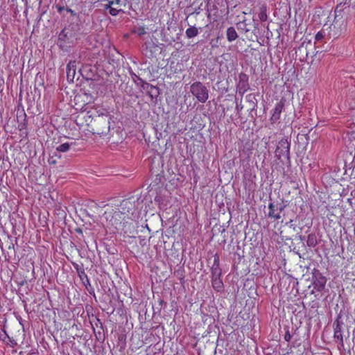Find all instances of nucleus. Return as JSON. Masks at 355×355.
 <instances>
[{
	"instance_id": "f257e3e1",
	"label": "nucleus",
	"mask_w": 355,
	"mask_h": 355,
	"mask_svg": "<svg viewBox=\"0 0 355 355\" xmlns=\"http://www.w3.org/2000/svg\"><path fill=\"white\" fill-rule=\"evenodd\" d=\"M103 217L105 220L103 225L111 234L130 238L137 232L139 214L132 198L124 199L115 206L107 205Z\"/></svg>"
},
{
	"instance_id": "f03ea898",
	"label": "nucleus",
	"mask_w": 355,
	"mask_h": 355,
	"mask_svg": "<svg viewBox=\"0 0 355 355\" xmlns=\"http://www.w3.org/2000/svg\"><path fill=\"white\" fill-rule=\"evenodd\" d=\"M110 116L108 114L94 116L88 132L100 136L107 135L110 130Z\"/></svg>"
},
{
	"instance_id": "7ed1b4c3",
	"label": "nucleus",
	"mask_w": 355,
	"mask_h": 355,
	"mask_svg": "<svg viewBox=\"0 0 355 355\" xmlns=\"http://www.w3.org/2000/svg\"><path fill=\"white\" fill-rule=\"evenodd\" d=\"M190 92L200 103H205L209 98L207 88L199 81L191 85Z\"/></svg>"
},
{
	"instance_id": "20e7f679",
	"label": "nucleus",
	"mask_w": 355,
	"mask_h": 355,
	"mask_svg": "<svg viewBox=\"0 0 355 355\" xmlns=\"http://www.w3.org/2000/svg\"><path fill=\"white\" fill-rule=\"evenodd\" d=\"M94 118V115L92 111L82 110L76 116L75 122L80 128H83L84 130L88 132Z\"/></svg>"
},
{
	"instance_id": "39448f33",
	"label": "nucleus",
	"mask_w": 355,
	"mask_h": 355,
	"mask_svg": "<svg viewBox=\"0 0 355 355\" xmlns=\"http://www.w3.org/2000/svg\"><path fill=\"white\" fill-rule=\"evenodd\" d=\"M128 3V0H110L104 6V8L109 10V13L112 16H116L120 12H125Z\"/></svg>"
},
{
	"instance_id": "423d86ee",
	"label": "nucleus",
	"mask_w": 355,
	"mask_h": 355,
	"mask_svg": "<svg viewBox=\"0 0 355 355\" xmlns=\"http://www.w3.org/2000/svg\"><path fill=\"white\" fill-rule=\"evenodd\" d=\"M275 153L278 159H281L282 157L289 158L290 143L287 138H282L279 141Z\"/></svg>"
},
{
	"instance_id": "0eeeda50",
	"label": "nucleus",
	"mask_w": 355,
	"mask_h": 355,
	"mask_svg": "<svg viewBox=\"0 0 355 355\" xmlns=\"http://www.w3.org/2000/svg\"><path fill=\"white\" fill-rule=\"evenodd\" d=\"M334 327V338L338 343L341 347H344L343 336L342 332L341 322L337 319L333 324Z\"/></svg>"
},
{
	"instance_id": "6e6552de",
	"label": "nucleus",
	"mask_w": 355,
	"mask_h": 355,
	"mask_svg": "<svg viewBox=\"0 0 355 355\" xmlns=\"http://www.w3.org/2000/svg\"><path fill=\"white\" fill-rule=\"evenodd\" d=\"M285 101V99L282 98L279 102L275 105L272 110V113L270 119L272 123L277 122L280 119L281 114L284 108Z\"/></svg>"
},
{
	"instance_id": "1a4fd4ad",
	"label": "nucleus",
	"mask_w": 355,
	"mask_h": 355,
	"mask_svg": "<svg viewBox=\"0 0 355 355\" xmlns=\"http://www.w3.org/2000/svg\"><path fill=\"white\" fill-rule=\"evenodd\" d=\"M250 89L248 83V77L245 73H241L239 75V80L237 84V91L243 96Z\"/></svg>"
},
{
	"instance_id": "9d476101",
	"label": "nucleus",
	"mask_w": 355,
	"mask_h": 355,
	"mask_svg": "<svg viewBox=\"0 0 355 355\" xmlns=\"http://www.w3.org/2000/svg\"><path fill=\"white\" fill-rule=\"evenodd\" d=\"M211 277H218L222 275V270L220 268V257L218 254L214 255V263L211 267Z\"/></svg>"
},
{
	"instance_id": "9b49d317",
	"label": "nucleus",
	"mask_w": 355,
	"mask_h": 355,
	"mask_svg": "<svg viewBox=\"0 0 355 355\" xmlns=\"http://www.w3.org/2000/svg\"><path fill=\"white\" fill-rule=\"evenodd\" d=\"M268 209H269V212H268V216L269 218H273L275 220H279L281 218L280 213L282 212V211L283 209L282 207H279V209H278V207L276 205H275L274 203L270 202L268 205Z\"/></svg>"
},
{
	"instance_id": "f8f14e48",
	"label": "nucleus",
	"mask_w": 355,
	"mask_h": 355,
	"mask_svg": "<svg viewBox=\"0 0 355 355\" xmlns=\"http://www.w3.org/2000/svg\"><path fill=\"white\" fill-rule=\"evenodd\" d=\"M211 286L216 292H220L223 289V282L220 276L211 277Z\"/></svg>"
},
{
	"instance_id": "ddd939ff",
	"label": "nucleus",
	"mask_w": 355,
	"mask_h": 355,
	"mask_svg": "<svg viewBox=\"0 0 355 355\" xmlns=\"http://www.w3.org/2000/svg\"><path fill=\"white\" fill-rule=\"evenodd\" d=\"M76 62L70 61L67 65V77L68 80H73L76 71Z\"/></svg>"
},
{
	"instance_id": "4468645a",
	"label": "nucleus",
	"mask_w": 355,
	"mask_h": 355,
	"mask_svg": "<svg viewBox=\"0 0 355 355\" xmlns=\"http://www.w3.org/2000/svg\"><path fill=\"white\" fill-rule=\"evenodd\" d=\"M226 36L228 42H232L237 39L238 34L233 26L227 28L226 31Z\"/></svg>"
},
{
	"instance_id": "2eb2a0df",
	"label": "nucleus",
	"mask_w": 355,
	"mask_h": 355,
	"mask_svg": "<svg viewBox=\"0 0 355 355\" xmlns=\"http://www.w3.org/2000/svg\"><path fill=\"white\" fill-rule=\"evenodd\" d=\"M267 10L266 4H263L259 8V18L261 22H264L268 19Z\"/></svg>"
},
{
	"instance_id": "dca6fc26",
	"label": "nucleus",
	"mask_w": 355,
	"mask_h": 355,
	"mask_svg": "<svg viewBox=\"0 0 355 355\" xmlns=\"http://www.w3.org/2000/svg\"><path fill=\"white\" fill-rule=\"evenodd\" d=\"M198 33V29L196 26H190L185 31L186 37L189 39L196 37Z\"/></svg>"
},
{
	"instance_id": "f3484780",
	"label": "nucleus",
	"mask_w": 355,
	"mask_h": 355,
	"mask_svg": "<svg viewBox=\"0 0 355 355\" xmlns=\"http://www.w3.org/2000/svg\"><path fill=\"white\" fill-rule=\"evenodd\" d=\"M306 244L310 248H314L318 245V239L315 234H309L307 236Z\"/></svg>"
},
{
	"instance_id": "a211bd4d",
	"label": "nucleus",
	"mask_w": 355,
	"mask_h": 355,
	"mask_svg": "<svg viewBox=\"0 0 355 355\" xmlns=\"http://www.w3.org/2000/svg\"><path fill=\"white\" fill-rule=\"evenodd\" d=\"M327 279L324 277H321L320 279L315 282V288H317L318 291H321L324 288Z\"/></svg>"
},
{
	"instance_id": "6ab92c4d",
	"label": "nucleus",
	"mask_w": 355,
	"mask_h": 355,
	"mask_svg": "<svg viewBox=\"0 0 355 355\" xmlns=\"http://www.w3.org/2000/svg\"><path fill=\"white\" fill-rule=\"evenodd\" d=\"M245 100L250 104V109L254 110L256 107V103L254 101L255 100V96L254 94H249L246 95Z\"/></svg>"
},
{
	"instance_id": "aec40b11",
	"label": "nucleus",
	"mask_w": 355,
	"mask_h": 355,
	"mask_svg": "<svg viewBox=\"0 0 355 355\" xmlns=\"http://www.w3.org/2000/svg\"><path fill=\"white\" fill-rule=\"evenodd\" d=\"M133 33L137 34L139 36H141L146 33V28L143 26L135 27L133 30Z\"/></svg>"
},
{
	"instance_id": "412c9836",
	"label": "nucleus",
	"mask_w": 355,
	"mask_h": 355,
	"mask_svg": "<svg viewBox=\"0 0 355 355\" xmlns=\"http://www.w3.org/2000/svg\"><path fill=\"white\" fill-rule=\"evenodd\" d=\"M70 148V145L68 143H64L60 145H59L56 150L59 152L64 153L69 150Z\"/></svg>"
},
{
	"instance_id": "4be33fe9",
	"label": "nucleus",
	"mask_w": 355,
	"mask_h": 355,
	"mask_svg": "<svg viewBox=\"0 0 355 355\" xmlns=\"http://www.w3.org/2000/svg\"><path fill=\"white\" fill-rule=\"evenodd\" d=\"M8 340L6 341V344L9 345L10 347H15L17 345V343L15 339L12 337H10L8 334H6Z\"/></svg>"
},
{
	"instance_id": "5701e85b",
	"label": "nucleus",
	"mask_w": 355,
	"mask_h": 355,
	"mask_svg": "<svg viewBox=\"0 0 355 355\" xmlns=\"http://www.w3.org/2000/svg\"><path fill=\"white\" fill-rule=\"evenodd\" d=\"M324 37V33L322 31H318L315 35V40L317 42L322 40Z\"/></svg>"
},
{
	"instance_id": "b1692460",
	"label": "nucleus",
	"mask_w": 355,
	"mask_h": 355,
	"mask_svg": "<svg viewBox=\"0 0 355 355\" xmlns=\"http://www.w3.org/2000/svg\"><path fill=\"white\" fill-rule=\"evenodd\" d=\"M212 10H214V11L216 12H217V10H218V8H217V6H215V5H214V6H212V8H207V18H208V19H210V17H211V12Z\"/></svg>"
},
{
	"instance_id": "393cba45",
	"label": "nucleus",
	"mask_w": 355,
	"mask_h": 355,
	"mask_svg": "<svg viewBox=\"0 0 355 355\" xmlns=\"http://www.w3.org/2000/svg\"><path fill=\"white\" fill-rule=\"evenodd\" d=\"M292 336L289 332V331H287L284 335V340L287 342H289L291 339Z\"/></svg>"
},
{
	"instance_id": "a878e982",
	"label": "nucleus",
	"mask_w": 355,
	"mask_h": 355,
	"mask_svg": "<svg viewBox=\"0 0 355 355\" xmlns=\"http://www.w3.org/2000/svg\"><path fill=\"white\" fill-rule=\"evenodd\" d=\"M243 105L241 103V101L240 102L239 104H236V110L238 111V112H241L242 110H243Z\"/></svg>"
},
{
	"instance_id": "bb28decb",
	"label": "nucleus",
	"mask_w": 355,
	"mask_h": 355,
	"mask_svg": "<svg viewBox=\"0 0 355 355\" xmlns=\"http://www.w3.org/2000/svg\"><path fill=\"white\" fill-rule=\"evenodd\" d=\"M293 220L292 219H291V220H290L288 223H286V225H289V227H291V226H293Z\"/></svg>"
},
{
	"instance_id": "cd10ccee",
	"label": "nucleus",
	"mask_w": 355,
	"mask_h": 355,
	"mask_svg": "<svg viewBox=\"0 0 355 355\" xmlns=\"http://www.w3.org/2000/svg\"><path fill=\"white\" fill-rule=\"evenodd\" d=\"M67 11L68 12L71 13L72 15H75L74 11L73 10H71V8H67Z\"/></svg>"
},
{
	"instance_id": "c85d7f7f",
	"label": "nucleus",
	"mask_w": 355,
	"mask_h": 355,
	"mask_svg": "<svg viewBox=\"0 0 355 355\" xmlns=\"http://www.w3.org/2000/svg\"><path fill=\"white\" fill-rule=\"evenodd\" d=\"M57 8H58V12H60V13L64 10V7H62V6H58Z\"/></svg>"
},
{
	"instance_id": "c756f323",
	"label": "nucleus",
	"mask_w": 355,
	"mask_h": 355,
	"mask_svg": "<svg viewBox=\"0 0 355 355\" xmlns=\"http://www.w3.org/2000/svg\"><path fill=\"white\" fill-rule=\"evenodd\" d=\"M132 2H139L140 0H130Z\"/></svg>"
}]
</instances>
